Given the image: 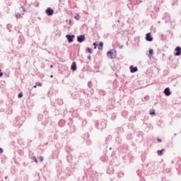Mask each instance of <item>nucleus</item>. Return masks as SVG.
Returning <instances> with one entry per match:
<instances>
[{
    "instance_id": "nucleus-1",
    "label": "nucleus",
    "mask_w": 181,
    "mask_h": 181,
    "mask_svg": "<svg viewBox=\"0 0 181 181\" xmlns=\"http://www.w3.org/2000/svg\"><path fill=\"white\" fill-rule=\"evenodd\" d=\"M95 128H97V129H99V131H101V132H103V129H105L107 128V120L106 119H102L101 121L97 120L95 122Z\"/></svg>"
},
{
    "instance_id": "nucleus-2",
    "label": "nucleus",
    "mask_w": 181,
    "mask_h": 181,
    "mask_svg": "<svg viewBox=\"0 0 181 181\" xmlns=\"http://www.w3.org/2000/svg\"><path fill=\"white\" fill-rule=\"evenodd\" d=\"M155 9V7L152 6V5L148 6L146 10V15L147 16H151V18H156V13L153 12V10Z\"/></svg>"
},
{
    "instance_id": "nucleus-3",
    "label": "nucleus",
    "mask_w": 181,
    "mask_h": 181,
    "mask_svg": "<svg viewBox=\"0 0 181 181\" xmlns=\"http://www.w3.org/2000/svg\"><path fill=\"white\" fill-rule=\"evenodd\" d=\"M107 56L109 59H115V57H117V50H115V49L109 50L107 52Z\"/></svg>"
},
{
    "instance_id": "nucleus-4",
    "label": "nucleus",
    "mask_w": 181,
    "mask_h": 181,
    "mask_svg": "<svg viewBox=\"0 0 181 181\" xmlns=\"http://www.w3.org/2000/svg\"><path fill=\"white\" fill-rule=\"evenodd\" d=\"M143 140H144V133H142V132H137L136 138V142H139V144H141V142H142Z\"/></svg>"
},
{
    "instance_id": "nucleus-5",
    "label": "nucleus",
    "mask_w": 181,
    "mask_h": 181,
    "mask_svg": "<svg viewBox=\"0 0 181 181\" xmlns=\"http://www.w3.org/2000/svg\"><path fill=\"white\" fill-rule=\"evenodd\" d=\"M65 37L68 40V43H73V42H74V38L76 37V35H70V34H67Z\"/></svg>"
},
{
    "instance_id": "nucleus-6",
    "label": "nucleus",
    "mask_w": 181,
    "mask_h": 181,
    "mask_svg": "<svg viewBox=\"0 0 181 181\" xmlns=\"http://www.w3.org/2000/svg\"><path fill=\"white\" fill-rule=\"evenodd\" d=\"M45 124L43 122L38 123L35 126V129L37 131H43L45 129Z\"/></svg>"
},
{
    "instance_id": "nucleus-7",
    "label": "nucleus",
    "mask_w": 181,
    "mask_h": 181,
    "mask_svg": "<svg viewBox=\"0 0 181 181\" xmlns=\"http://www.w3.org/2000/svg\"><path fill=\"white\" fill-rule=\"evenodd\" d=\"M45 13H46V15H47V16H53V15L54 13V10H53V8H52L51 7H48L45 10Z\"/></svg>"
},
{
    "instance_id": "nucleus-8",
    "label": "nucleus",
    "mask_w": 181,
    "mask_h": 181,
    "mask_svg": "<svg viewBox=\"0 0 181 181\" xmlns=\"http://www.w3.org/2000/svg\"><path fill=\"white\" fill-rule=\"evenodd\" d=\"M76 40L78 43H83V42L86 41V35H80L77 36Z\"/></svg>"
},
{
    "instance_id": "nucleus-9",
    "label": "nucleus",
    "mask_w": 181,
    "mask_h": 181,
    "mask_svg": "<svg viewBox=\"0 0 181 181\" xmlns=\"http://www.w3.org/2000/svg\"><path fill=\"white\" fill-rule=\"evenodd\" d=\"M145 39L146 42H153V37H152V34L151 33H148L146 34Z\"/></svg>"
},
{
    "instance_id": "nucleus-10",
    "label": "nucleus",
    "mask_w": 181,
    "mask_h": 181,
    "mask_svg": "<svg viewBox=\"0 0 181 181\" xmlns=\"http://www.w3.org/2000/svg\"><path fill=\"white\" fill-rule=\"evenodd\" d=\"M174 56H181V47L177 46L175 49Z\"/></svg>"
},
{
    "instance_id": "nucleus-11",
    "label": "nucleus",
    "mask_w": 181,
    "mask_h": 181,
    "mask_svg": "<svg viewBox=\"0 0 181 181\" xmlns=\"http://www.w3.org/2000/svg\"><path fill=\"white\" fill-rule=\"evenodd\" d=\"M163 93L165 94V95H166V97H169L170 95H171L172 92H170V88L167 87L164 89Z\"/></svg>"
},
{
    "instance_id": "nucleus-12",
    "label": "nucleus",
    "mask_w": 181,
    "mask_h": 181,
    "mask_svg": "<svg viewBox=\"0 0 181 181\" xmlns=\"http://www.w3.org/2000/svg\"><path fill=\"white\" fill-rule=\"evenodd\" d=\"M163 19H165V23H168V22L170 21V15L168 13H164L163 16Z\"/></svg>"
},
{
    "instance_id": "nucleus-13",
    "label": "nucleus",
    "mask_w": 181,
    "mask_h": 181,
    "mask_svg": "<svg viewBox=\"0 0 181 181\" xmlns=\"http://www.w3.org/2000/svg\"><path fill=\"white\" fill-rule=\"evenodd\" d=\"M130 73H136L138 71V66H134V65H131L129 66Z\"/></svg>"
},
{
    "instance_id": "nucleus-14",
    "label": "nucleus",
    "mask_w": 181,
    "mask_h": 181,
    "mask_svg": "<svg viewBox=\"0 0 181 181\" xmlns=\"http://www.w3.org/2000/svg\"><path fill=\"white\" fill-rule=\"evenodd\" d=\"M71 70L72 71H76L77 70V63L76 62H73L71 65Z\"/></svg>"
},
{
    "instance_id": "nucleus-15",
    "label": "nucleus",
    "mask_w": 181,
    "mask_h": 181,
    "mask_svg": "<svg viewBox=\"0 0 181 181\" xmlns=\"http://www.w3.org/2000/svg\"><path fill=\"white\" fill-rule=\"evenodd\" d=\"M142 2V0H130L132 5H139Z\"/></svg>"
},
{
    "instance_id": "nucleus-16",
    "label": "nucleus",
    "mask_w": 181,
    "mask_h": 181,
    "mask_svg": "<svg viewBox=\"0 0 181 181\" xmlns=\"http://www.w3.org/2000/svg\"><path fill=\"white\" fill-rule=\"evenodd\" d=\"M112 139V135H108L105 139L106 145H108V144H110V142H111Z\"/></svg>"
},
{
    "instance_id": "nucleus-17",
    "label": "nucleus",
    "mask_w": 181,
    "mask_h": 181,
    "mask_svg": "<svg viewBox=\"0 0 181 181\" xmlns=\"http://www.w3.org/2000/svg\"><path fill=\"white\" fill-rule=\"evenodd\" d=\"M18 43H19V45H23L25 43V38H23V36H22V35L19 36Z\"/></svg>"
},
{
    "instance_id": "nucleus-18",
    "label": "nucleus",
    "mask_w": 181,
    "mask_h": 181,
    "mask_svg": "<svg viewBox=\"0 0 181 181\" xmlns=\"http://www.w3.org/2000/svg\"><path fill=\"white\" fill-rule=\"evenodd\" d=\"M115 141L117 144H121L122 142V139H121V136L119 135V134H117Z\"/></svg>"
},
{
    "instance_id": "nucleus-19",
    "label": "nucleus",
    "mask_w": 181,
    "mask_h": 181,
    "mask_svg": "<svg viewBox=\"0 0 181 181\" xmlns=\"http://www.w3.org/2000/svg\"><path fill=\"white\" fill-rule=\"evenodd\" d=\"M54 106L56 107V105H62V104H63V100L62 99H57L55 100V103H54Z\"/></svg>"
},
{
    "instance_id": "nucleus-20",
    "label": "nucleus",
    "mask_w": 181,
    "mask_h": 181,
    "mask_svg": "<svg viewBox=\"0 0 181 181\" xmlns=\"http://www.w3.org/2000/svg\"><path fill=\"white\" fill-rule=\"evenodd\" d=\"M103 47H104V42H103V41L99 42V44H98V50H103Z\"/></svg>"
},
{
    "instance_id": "nucleus-21",
    "label": "nucleus",
    "mask_w": 181,
    "mask_h": 181,
    "mask_svg": "<svg viewBox=\"0 0 181 181\" xmlns=\"http://www.w3.org/2000/svg\"><path fill=\"white\" fill-rule=\"evenodd\" d=\"M66 124V120L64 119H60L59 122V126L62 128V127H64V125Z\"/></svg>"
},
{
    "instance_id": "nucleus-22",
    "label": "nucleus",
    "mask_w": 181,
    "mask_h": 181,
    "mask_svg": "<svg viewBox=\"0 0 181 181\" xmlns=\"http://www.w3.org/2000/svg\"><path fill=\"white\" fill-rule=\"evenodd\" d=\"M164 152H166V149L163 148V149H161V150H158V151H157V153H158V156H162V155H163V153H164Z\"/></svg>"
},
{
    "instance_id": "nucleus-23",
    "label": "nucleus",
    "mask_w": 181,
    "mask_h": 181,
    "mask_svg": "<svg viewBox=\"0 0 181 181\" xmlns=\"http://www.w3.org/2000/svg\"><path fill=\"white\" fill-rule=\"evenodd\" d=\"M107 173H108L109 175H112V173H114V169L112 168V167L107 168Z\"/></svg>"
},
{
    "instance_id": "nucleus-24",
    "label": "nucleus",
    "mask_w": 181,
    "mask_h": 181,
    "mask_svg": "<svg viewBox=\"0 0 181 181\" xmlns=\"http://www.w3.org/2000/svg\"><path fill=\"white\" fill-rule=\"evenodd\" d=\"M152 56H153V50L152 49H149V50H148V59H152Z\"/></svg>"
},
{
    "instance_id": "nucleus-25",
    "label": "nucleus",
    "mask_w": 181,
    "mask_h": 181,
    "mask_svg": "<svg viewBox=\"0 0 181 181\" xmlns=\"http://www.w3.org/2000/svg\"><path fill=\"white\" fill-rule=\"evenodd\" d=\"M70 131H71V134L73 132H76V131H77V128H76V126L72 125L70 127Z\"/></svg>"
},
{
    "instance_id": "nucleus-26",
    "label": "nucleus",
    "mask_w": 181,
    "mask_h": 181,
    "mask_svg": "<svg viewBox=\"0 0 181 181\" xmlns=\"http://www.w3.org/2000/svg\"><path fill=\"white\" fill-rule=\"evenodd\" d=\"M71 97L74 100H77V98H78V94L76 93H71Z\"/></svg>"
},
{
    "instance_id": "nucleus-27",
    "label": "nucleus",
    "mask_w": 181,
    "mask_h": 181,
    "mask_svg": "<svg viewBox=\"0 0 181 181\" xmlns=\"http://www.w3.org/2000/svg\"><path fill=\"white\" fill-rule=\"evenodd\" d=\"M127 141H131L132 139V134L129 133L126 136Z\"/></svg>"
},
{
    "instance_id": "nucleus-28",
    "label": "nucleus",
    "mask_w": 181,
    "mask_h": 181,
    "mask_svg": "<svg viewBox=\"0 0 181 181\" xmlns=\"http://www.w3.org/2000/svg\"><path fill=\"white\" fill-rule=\"evenodd\" d=\"M23 15H24L23 13H17L16 14V18H17V19H19V18H22V17L23 16Z\"/></svg>"
},
{
    "instance_id": "nucleus-29",
    "label": "nucleus",
    "mask_w": 181,
    "mask_h": 181,
    "mask_svg": "<svg viewBox=\"0 0 181 181\" xmlns=\"http://www.w3.org/2000/svg\"><path fill=\"white\" fill-rule=\"evenodd\" d=\"M6 29L8 30V32H12V25L11 24H7Z\"/></svg>"
},
{
    "instance_id": "nucleus-30",
    "label": "nucleus",
    "mask_w": 181,
    "mask_h": 181,
    "mask_svg": "<svg viewBox=\"0 0 181 181\" xmlns=\"http://www.w3.org/2000/svg\"><path fill=\"white\" fill-rule=\"evenodd\" d=\"M93 112H94V110H89L87 112L88 117H93Z\"/></svg>"
},
{
    "instance_id": "nucleus-31",
    "label": "nucleus",
    "mask_w": 181,
    "mask_h": 181,
    "mask_svg": "<svg viewBox=\"0 0 181 181\" xmlns=\"http://www.w3.org/2000/svg\"><path fill=\"white\" fill-rule=\"evenodd\" d=\"M142 101H144V103L146 101H149V95L144 96V98L142 99Z\"/></svg>"
},
{
    "instance_id": "nucleus-32",
    "label": "nucleus",
    "mask_w": 181,
    "mask_h": 181,
    "mask_svg": "<svg viewBox=\"0 0 181 181\" xmlns=\"http://www.w3.org/2000/svg\"><path fill=\"white\" fill-rule=\"evenodd\" d=\"M81 16H80V14H76V16H74V19H76V21H80Z\"/></svg>"
},
{
    "instance_id": "nucleus-33",
    "label": "nucleus",
    "mask_w": 181,
    "mask_h": 181,
    "mask_svg": "<svg viewBox=\"0 0 181 181\" xmlns=\"http://www.w3.org/2000/svg\"><path fill=\"white\" fill-rule=\"evenodd\" d=\"M115 118H117V115L115 113L112 114L110 119L112 121H114V119H115Z\"/></svg>"
},
{
    "instance_id": "nucleus-34",
    "label": "nucleus",
    "mask_w": 181,
    "mask_h": 181,
    "mask_svg": "<svg viewBox=\"0 0 181 181\" xmlns=\"http://www.w3.org/2000/svg\"><path fill=\"white\" fill-rule=\"evenodd\" d=\"M86 52H88V53H90V54H91L93 53V49L87 47Z\"/></svg>"
},
{
    "instance_id": "nucleus-35",
    "label": "nucleus",
    "mask_w": 181,
    "mask_h": 181,
    "mask_svg": "<svg viewBox=\"0 0 181 181\" xmlns=\"http://www.w3.org/2000/svg\"><path fill=\"white\" fill-rule=\"evenodd\" d=\"M172 1H173V2L171 3L172 6H175V5H177H177H179L177 4V0H172Z\"/></svg>"
},
{
    "instance_id": "nucleus-36",
    "label": "nucleus",
    "mask_w": 181,
    "mask_h": 181,
    "mask_svg": "<svg viewBox=\"0 0 181 181\" xmlns=\"http://www.w3.org/2000/svg\"><path fill=\"white\" fill-rule=\"evenodd\" d=\"M37 119L38 121H43V115H38Z\"/></svg>"
},
{
    "instance_id": "nucleus-37",
    "label": "nucleus",
    "mask_w": 181,
    "mask_h": 181,
    "mask_svg": "<svg viewBox=\"0 0 181 181\" xmlns=\"http://www.w3.org/2000/svg\"><path fill=\"white\" fill-rule=\"evenodd\" d=\"M149 114L150 115H156V113L155 112V110H150Z\"/></svg>"
},
{
    "instance_id": "nucleus-38",
    "label": "nucleus",
    "mask_w": 181,
    "mask_h": 181,
    "mask_svg": "<svg viewBox=\"0 0 181 181\" xmlns=\"http://www.w3.org/2000/svg\"><path fill=\"white\" fill-rule=\"evenodd\" d=\"M19 9L22 12H26V9H25V6H21Z\"/></svg>"
},
{
    "instance_id": "nucleus-39",
    "label": "nucleus",
    "mask_w": 181,
    "mask_h": 181,
    "mask_svg": "<svg viewBox=\"0 0 181 181\" xmlns=\"http://www.w3.org/2000/svg\"><path fill=\"white\" fill-rule=\"evenodd\" d=\"M22 97H23V92H20L18 94V98H22Z\"/></svg>"
},
{
    "instance_id": "nucleus-40",
    "label": "nucleus",
    "mask_w": 181,
    "mask_h": 181,
    "mask_svg": "<svg viewBox=\"0 0 181 181\" xmlns=\"http://www.w3.org/2000/svg\"><path fill=\"white\" fill-rule=\"evenodd\" d=\"M93 49H97V46H98V42H93Z\"/></svg>"
},
{
    "instance_id": "nucleus-41",
    "label": "nucleus",
    "mask_w": 181,
    "mask_h": 181,
    "mask_svg": "<svg viewBox=\"0 0 181 181\" xmlns=\"http://www.w3.org/2000/svg\"><path fill=\"white\" fill-rule=\"evenodd\" d=\"M87 125V120L84 119L82 121V126L84 127Z\"/></svg>"
},
{
    "instance_id": "nucleus-42",
    "label": "nucleus",
    "mask_w": 181,
    "mask_h": 181,
    "mask_svg": "<svg viewBox=\"0 0 181 181\" xmlns=\"http://www.w3.org/2000/svg\"><path fill=\"white\" fill-rule=\"evenodd\" d=\"M35 86H37V87H42V83H40V82H36V83H35Z\"/></svg>"
},
{
    "instance_id": "nucleus-43",
    "label": "nucleus",
    "mask_w": 181,
    "mask_h": 181,
    "mask_svg": "<svg viewBox=\"0 0 181 181\" xmlns=\"http://www.w3.org/2000/svg\"><path fill=\"white\" fill-rule=\"evenodd\" d=\"M86 145H88V146H90V145H91V140H87Z\"/></svg>"
},
{
    "instance_id": "nucleus-44",
    "label": "nucleus",
    "mask_w": 181,
    "mask_h": 181,
    "mask_svg": "<svg viewBox=\"0 0 181 181\" xmlns=\"http://www.w3.org/2000/svg\"><path fill=\"white\" fill-rule=\"evenodd\" d=\"M168 33L170 35V37H173V33L171 31H167Z\"/></svg>"
},
{
    "instance_id": "nucleus-45",
    "label": "nucleus",
    "mask_w": 181,
    "mask_h": 181,
    "mask_svg": "<svg viewBox=\"0 0 181 181\" xmlns=\"http://www.w3.org/2000/svg\"><path fill=\"white\" fill-rule=\"evenodd\" d=\"M88 86L89 87V88H91V87H93V83H91V81H89L88 83Z\"/></svg>"
},
{
    "instance_id": "nucleus-46",
    "label": "nucleus",
    "mask_w": 181,
    "mask_h": 181,
    "mask_svg": "<svg viewBox=\"0 0 181 181\" xmlns=\"http://www.w3.org/2000/svg\"><path fill=\"white\" fill-rule=\"evenodd\" d=\"M105 155H103L102 157H101V160H103V162H105Z\"/></svg>"
},
{
    "instance_id": "nucleus-47",
    "label": "nucleus",
    "mask_w": 181,
    "mask_h": 181,
    "mask_svg": "<svg viewBox=\"0 0 181 181\" xmlns=\"http://www.w3.org/2000/svg\"><path fill=\"white\" fill-rule=\"evenodd\" d=\"M66 159H67V161H68L69 163H71V161H70V159H71V156H69L66 158Z\"/></svg>"
},
{
    "instance_id": "nucleus-48",
    "label": "nucleus",
    "mask_w": 181,
    "mask_h": 181,
    "mask_svg": "<svg viewBox=\"0 0 181 181\" xmlns=\"http://www.w3.org/2000/svg\"><path fill=\"white\" fill-rule=\"evenodd\" d=\"M160 39H161V40H165V39H166V36L161 35Z\"/></svg>"
},
{
    "instance_id": "nucleus-49",
    "label": "nucleus",
    "mask_w": 181,
    "mask_h": 181,
    "mask_svg": "<svg viewBox=\"0 0 181 181\" xmlns=\"http://www.w3.org/2000/svg\"><path fill=\"white\" fill-rule=\"evenodd\" d=\"M33 159L34 162H35V163H37V158H36V156H33Z\"/></svg>"
},
{
    "instance_id": "nucleus-50",
    "label": "nucleus",
    "mask_w": 181,
    "mask_h": 181,
    "mask_svg": "<svg viewBox=\"0 0 181 181\" xmlns=\"http://www.w3.org/2000/svg\"><path fill=\"white\" fill-rule=\"evenodd\" d=\"M124 176V173H120L118 174V177H122Z\"/></svg>"
},
{
    "instance_id": "nucleus-51",
    "label": "nucleus",
    "mask_w": 181,
    "mask_h": 181,
    "mask_svg": "<svg viewBox=\"0 0 181 181\" xmlns=\"http://www.w3.org/2000/svg\"><path fill=\"white\" fill-rule=\"evenodd\" d=\"M4 76V72H2V69H0V77Z\"/></svg>"
},
{
    "instance_id": "nucleus-52",
    "label": "nucleus",
    "mask_w": 181,
    "mask_h": 181,
    "mask_svg": "<svg viewBox=\"0 0 181 181\" xmlns=\"http://www.w3.org/2000/svg\"><path fill=\"white\" fill-rule=\"evenodd\" d=\"M38 159L40 162H43V156H40Z\"/></svg>"
},
{
    "instance_id": "nucleus-53",
    "label": "nucleus",
    "mask_w": 181,
    "mask_h": 181,
    "mask_svg": "<svg viewBox=\"0 0 181 181\" xmlns=\"http://www.w3.org/2000/svg\"><path fill=\"white\" fill-rule=\"evenodd\" d=\"M94 69L95 70H98V69H100V66L98 65H95Z\"/></svg>"
},
{
    "instance_id": "nucleus-54",
    "label": "nucleus",
    "mask_w": 181,
    "mask_h": 181,
    "mask_svg": "<svg viewBox=\"0 0 181 181\" xmlns=\"http://www.w3.org/2000/svg\"><path fill=\"white\" fill-rule=\"evenodd\" d=\"M22 139L18 140V143L20 144V145H22Z\"/></svg>"
},
{
    "instance_id": "nucleus-55",
    "label": "nucleus",
    "mask_w": 181,
    "mask_h": 181,
    "mask_svg": "<svg viewBox=\"0 0 181 181\" xmlns=\"http://www.w3.org/2000/svg\"><path fill=\"white\" fill-rule=\"evenodd\" d=\"M4 153V148L0 147V154Z\"/></svg>"
},
{
    "instance_id": "nucleus-56",
    "label": "nucleus",
    "mask_w": 181,
    "mask_h": 181,
    "mask_svg": "<svg viewBox=\"0 0 181 181\" xmlns=\"http://www.w3.org/2000/svg\"><path fill=\"white\" fill-rule=\"evenodd\" d=\"M157 141L160 144V142H162V139H160V138L157 139Z\"/></svg>"
},
{
    "instance_id": "nucleus-57",
    "label": "nucleus",
    "mask_w": 181,
    "mask_h": 181,
    "mask_svg": "<svg viewBox=\"0 0 181 181\" xmlns=\"http://www.w3.org/2000/svg\"><path fill=\"white\" fill-rule=\"evenodd\" d=\"M62 4H59V6H58V8H59V9L60 10V9H62V8H63V6H62Z\"/></svg>"
},
{
    "instance_id": "nucleus-58",
    "label": "nucleus",
    "mask_w": 181,
    "mask_h": 181,
    "mask_svg": "<svg viewBox=\"0 0 181 181\" xmlns=\"http://www.w3.org/2000/svg\"><path fill=\"white\" fill-rule=\"evenodd\" d=\"M87 59H88V60H91V55H88V56L87 57Z\"/></svg>"
},
{
    "instance_id": "nucleus-59",
    "label": "nucleus",
    "mask_w": 181,
    "mask_h": 181,
    "mask_svg": "<svg viewBox=\"0 0 181 181\" xmlns=\"http://www.w3.org/2000/svg\"><path fill=\"white\" fill-rule=\"evenodd\" d=\"M84 94H87L88 95V93H87V91L86 90H82Z\"/></svg>"
},
{
    "instance_id": "nucleus-60",
    "label": "nucleus",
    "mask_w": 181,
    "mask_h": 181,
    "mask_svg": "<svg viewBox=\"0 0 181 181\" xmlns=\"http://www.w3.org/2000/svg\"><path fill=\"white\" fill-rule=\"evenodd\" d=\"M160 181H166V177H162Z\"/></svg>"
},
{
    "instance_id": "nucleus-61",
    "label": "nucleus",
    "mask_w": 181,
    "mask_h": 181,
    "mask_svg": "<svg viewBox=\"0 0 181 181\" xmlns=\"http://www.w3.org/2000/svg\"><path fill=\"white\" fill-rule=\"evenodd\" d=\"M59 2L60 4H62V3L64 2V0H59Z\"/></svg>"
},
{
    "instance_id": "nucleus-62",
    "label": "nucleus",
    "mask_w": 181,
    "mask_h": 181,
    "mask_svg": "<svg viewBox=\"0 0 181 181\" xmlns=\"http://www.w3.org/2000/svg\"><path fill=\"white\" fill-rule=\"evenodd\" d=\"M69 25H71V20H69Z\"/></svg>"
},
{
    "instance_id": "nucleus-63",
    "label": "nucleus",
    "mask_w": 181,
    "mask_h": 181,
    "mask_svg": "<svg viewBox=\"0 0 181 181\" xmlns=\"http://www.w3.org/2000/svg\"><path fill=\"white\" fill-rule=\"evenodd\" d=\"M83 90H84V89H80V93H83Z\"/></svg>"
},
{
    "instance_id": "nucleus-64",
    "label": "nucleus",
    "mask_w": 181,
    "mask_h": 181,
    "mask_svg": "<svg viewBox=\"0 0 181 181\" xmlns=\"http://www.w3.org/2000/svg\"><path fill=\"white\" fill-rule=\"evenodd\" d=\"M124 47V45H121L120 47H119V49H122Z\"/></svg>"
}]
</instances>
